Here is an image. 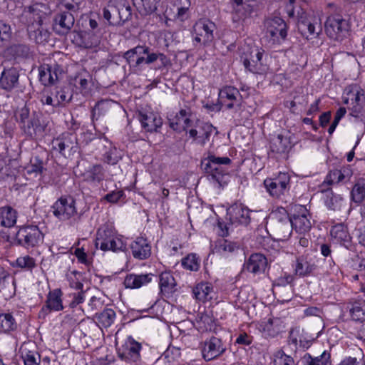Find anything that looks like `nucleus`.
I'll return each instance as SVG.
<instances>
[{"label": "nucleus", "mask_w": 365, "mask_h": 365, "mask_svg": "<svg viewBox=\"0 0 365 365\" xmlns=\"http://www.w3.org/2000/svg\"><path fill=\"white\" fill-rule=\"evenodd\" d=\"M123 58L130 67L140 69L143 64H150L160 60L161 66L166 67L170 61L163 53L150 52V48L146 46H137L127 51Z\"/></svg>", "instance_id": "nucleus-1"}, {"label": "nucleus", "mask_w": 365, "mask_h": 365, "mask_svg": "<svg viewBox=\"0 0 365 365\" xmlns=\"http://www.w3.org/2000/svg\"><path fill=\"white\" fill-rule=\"evenodd\" d=\"M264 51L257 47L244 48L240 55L244 66L249 71L259 75L265 74L269 66L263 61Z\"/></svg>", "instance_id": "nucleus-2"}, {"label": "nucleus", "mask_w": 365, "mask_h": 365, "mask_svg": "<svg viewBox=\"0 0 365 365\" xmlns=\"http://www.w3.org/2000/svg\"><path fill=\"white\" fill-rule=\"evenodd\" d=\"M95 244L96 247H99L103 251L117 252L125 247L122 240L108 225H103L98 230Z\"/></svg>", "instance_id": "nucleus-3"}, {"label": "nucleus", "mask_w": 365, "mask_h": 365, "mask_svg": "<svg viewBox=\"0 0 365 365\" xmlns=\"http://www.w3.org/2000/svg\"><path fill=\"white\" fill-rule=\"evenodd\" d=\"M269 227L276 240L285 241L292 232L291 218L284 210L282 213H275L272 216Z\"/></svg>", "instance_id": "nucleus-4"}, {"label": "nucleus", "mask_w": 365, "mask_h": 365, "mask_svg": "<svg viewBox=\"0 0 365 365\" xmlns=\"http://www.w3.org/2000/svg\"><path fill=\"white\" fill-rule=\"evenodd\" d=\"M230 163L231 160L228 157H217L214 155H209L202 160L201 165L207 175L220 182L225 173L223 165Z\"/></svg>", "instance_id": "nucleus-5"}, {"label": "nucleus", "mask_w": 365, "mask_h": 365, "mask_svg": "<svg viewBox=\"0 0 365 365\" xmlns=\"http://www.w3.org/2000/svg\"><path fill=\"white\" fill-rule=\"evenodd\" d=\"M52 209L53 215L61 221L79 218L76 201L71 197H61L53 204Z\"/></svg>", "instance_id": "nucleus-6"}, {"label": "nucleus", "mask_w": 365, "mask_h": 365, "mask_svg": "<svg viewBox=\"0 0 365 365\" xmlns=\"http://www.w3.org/2000/svg\"><path fill=\"white\" fill-rule=\"evenodd\" d=\"M327 36L332 39L339 40L348 31L347 21L339 14L329 15L324 24Z\"/></svg>", "instance_id": "nucleus-7"}, {"label": "nucleus", "mask_w": 365, "mask_h": 365, "mask_svg": "<svg viewBox=\"0 0 365 365\" xmlns=\"http://www.w3.org/2000/svg\"><path fill=\"white\" fill-rule=\"evenodd\" d=\"M289 181L288 173H280L274 178L265 179L264 185L272 197L279 198L289 191Z\"/></svg>", "instance_id": "nucleus-8"}, {"label": "nucleus", "mask_w": 365, "mask_h": 365, "mask_svg": "<svg viewBox=\"0 0 365 365\" xmlns=\"http://www.w3.org/2000/svg\"><path fill=\"white\" fill-rule=\"evenodd\" d=\"M202 356L205 361H211L222 356L227 348L221 339L212 336L200 344Z\"/></svg>", "instance_id": "nucleus-9"}, {"label": "nucleus", "mask_w": 365, "mask_h": 365, "mask_svg": "<svg viewBox=\"0 0 365 365\" xmlns=\"http://www.w3.org/2000/svg\"><path fill=\"white\" fill-rule=\"evenodd\" d=\"M142 346L131 336L128 337L125 342L118 348V356L125 361L137 362L140 359Z\"/></svg>", "instance_id": "nucleus-10"}, {"label": "nucleus", "mask_w": 365, "mask_h": 365, "mask_svg": "<svg viewBox=\"0 0 365 365\" xmlns=\"http://www.w3.org/2000/svg\"><path fill=\"white\" fill-rule=\"evenodd\" d=\"M17 239L24 247H34L42 241L43 234L37 226H28L19 230Z\"/></svg>", "instance_id": "nucleus-11"}, {"label": "nucleus", "mask_w": 365, "mask_h": 365, "mask_svg": "<svg viewBox=\"0 0 365 365\" xmlns=\"http://www.w3.org/2000/svg\"><path fill=\"white\" fill-rule=\"evenodd\" d=\"M215 29L214 23L208 19H200L194 26L195 41L204 44L211 42L213 39V31Z\"/></svg>", "instance_id": "nucleus-12"}, {"label": "nucleus", "mask_w": 365, "mask_h": 365, "mask_svg": "<svg viewBox=\"0 0 365 365\" xmlns=\"http://www.w3.org/2000/svg\"><path fill=\"white\" fill-rule=\"evenodd\" d=\"M364 96V91L359 86L356 84L350 85L344 91L343 102L351 106L354 111L358 112L361 108V98Z\"/></svg>", "instance_id": "nucleus-13"}, {"label": "nucleus", "mask_w": 365, "mask_h": 365, "mask_svg": "<svg viewBox=\"0 0 365 365\" xmlns=\"http://www.w3.org/2000/svg\"><path fill=\"white\" fill-rule=\"evenodd\" d=\"M267 34L273 38V40L284 38L287 36V26L284 21L279 17L268 18L265 21Z\"/></svg>", "instance_id": "nucleus-14"}, {"label": "nucleus", "mask_w": 365, "mask_h": 365, "mask_svg": "<svg viewBox=\"0 0 365 365\" xmlns=\"http://www.w3.org/2000/svg\"><path fill=\"white\" fill-rule=\"evenodd\" d=\"M62 74V70L56 63L43 64L40 68L39 78L45 86L54 84Z\"/></svg>", "instance_id": "nucleus-15"}, {"label": "nucleus", "mask_w": 365, "mask_h": 365, "mask_svg": "<svg viewBox=\"0 0 365 365\" xmlns=\"http://www.w3.org/2000/svg\"><path fill=\"white\" fill-rule=\"evenodd\" d=\"M293 144V134L288 130H284L272 138L270 148L272 152L284 153L288 151Z\"/></svg>", "instance_id": "nucleus-16"}, {"label": "nucleus", "mask_w": 365, "mask_h": 365, "mask_svg": "<svg viewBox=\"0 0 365 365\" xmlns=\"http://www.w3.org/2000/svg\"><path fill=\"white\" fill-rule=\"evenodd\" d=\"M73 15L68 11H61L53 19V30L60 35L66 34L74 24Z\"/></svg>", "instance_id": "nucleus-17"}, {"label": "nucleus", "mask_w": 365, "mask_h": 365, "mask_svg": "<svg viewBox=\"0 0 365 365\" xmlns=\"http://www.w3.org/2000/svg\"><path fill=\"white\" fill-rule=\"evenodd\" d=\"M19 73L17 68L10 67L4 68L0 76V88L11 91L18 87Z\"/></svg>", "instance_id": "nucleus-18"}, {"label": "nucleus", "mask_w": 365, "mask_h": 365, "mask_svg": "<svg viewBox=\"0 0 365 365\" xmlns=\"http://www.w3.org/2000/svg\"><path fill=\"white\" fill-rule=\"evenodd\" d=\"M138 119L142 127L148 132L157 131L163 124L160 116L152 111H140L138 114Z\"/></svg>", "instance_id": "nucleus-19"}, {"label": "nucleus", "mask_w": 365, "mask_h": 365, "mask_svg": "<svg viewBox=\"0 0 365 365\" xmlns=\"http://www.w3.org/2000/svg\"><path fill=\"white\" fill-rule=\"evenodd\" d=\"M192 114L190 108H182L176 113L173 119H170V126L175 130H187L193 125Z\"/></svg>", "instance_id": "nucleus-20"}, {"label": "nucleus", "mask_w": 365, "mask_h": 365, "mask_svg": "<svg viewBox=\"0 0 365 365\" xmlns=\"http://www.w3.org/2000/svg\"><path fill=\"white\" fill-rule=\"evenodd\" d=\"M227 215L232 225H247L250 222V210L242 205H234L227 210Z\"/></svg>", "instance_id": "nucleus-21"}, {"label": "nucleus", "mask_w": 365, "mask_h": 365, "mask_svg": "<svg viewBox=\"0 0 365 365\" xmlns=\"http://www.w3.org/2000/svg\"><path fill=\"white\" fill-rule=\"evenodd\" d=\"M298 29L307 38L309 35L318 36L322 30V20L319 16H313L307 20L299 21Z\"/></svg>", "instance_id": "nucleus-22"}, {"label": "nucleus", "mask_w": 365, "mask_h": 365, "mask_svg": "<svg viewBox=\"0 0 365 365\" xmlns=\"http://www.w3.org/2000/svg\"><path fill=\"white\" fill-rule=\"evenodd\" d=\"M53 148L60 153L65 155L66 151L76 152L77 150L76 137L71 133H63L53 141Z\"/></svg>", "instance_id": "nucleus-23"}, {"label": "nucleus", "mask_w": 365, "mask_h": 365, "mask_svg": "<svg viewBox=\"0 0 365 365\" xmlns=\"http://www.w3.org/2000/svg\"><path fill=\"white\" fill-rule=\"evenodd\" d=\"M24 365H40L41 357L34 343H24L20 348Z\"/></svg>", "instance_id": "nucleus-24"}, {"label": "nucleus", "mask_w": 365, "mask_h": 365, "mask_svg": "<svg viewBox=\"0 0 365 365\" xmlns=\"http://www.w3.org/2000/svg\"><path fill=\"white\" fill-rule=\"evenodd\" d=\"M132 255L135 259H145L151 255V246L148 240L142 237H137L130 245Z\"/></svg>", "instance_id": "nucleus-25"}, {"label": "nucleus", "mask_w": 365, "mask_h": 365, "mask_svg": "<svg viewBox=\"0 0 365 365\" xmlns=\"http://www.w3.org/2000/svg\"><path fill=\"white\" fill-rule=\"evenodd\" d=\"M267 265V260L266 257L259 253L251 255L245 264V269L255 274L264 272Z\"/></svg>", "instance_id": "nucleus-26"}, {"label": "nucleus", "mask_w": 365, "mask_h": 365, "mask_svg": "<svg viewBox=\"0 0 365 365\" xmlns=\"http://www.w3.org/2000/svg\"><path fill=\"white\" fill-rule=\"evenodd\" d=\"M78 45L85 48L96 47L100 43L99 35L93 31H84L76 34L74 38Z\"/></svg>", "instance_id": "nucleus-27"}, {"label": "nucleus", "mask_w": 365, "mask_h": 365, "mask_svg": "<svg viewBox=\"0 0 365 365\" xmlns=\"http://www.w3.org/2000/svg\"><path fill=\"white\" fill-rule=\"evenodd\" d=\"M307 215V210L304 207H301L299 213L291 219L292 229L299 233L308 232L311 228V222Z\"/></svg>", "instance_id": "nucleus-28"}, {"label": "nucleus", "mask_w": 365, "mask_h": 365, "mask_svg": "<svg viewBox=\"0 0 365 365\" xmlns=\"http://www.w3.org/2000/svg\"><path fill=\"white\" fill-rule=\"evenodd\" d=\"M352 175L351 170L346 167L342 168L340 170H334L329 173L327 175L324 182L323 186L324 185H332L339 182H343L349 180L351 176Z\"/></svg>", "instance_id": "nucleus-29"}, {"label": "nucleus", "mask_w": 365, "mask_h": 365, "mask_svg": "<svg viewBox=\"0 0 365 365\" xmlns=\"http://www.w3.org/2000/svg\"><path fill=\"white\" fill-rule=\"evenodd\" d=\"M240 96L239 91L233 86H225L219 92L221 103L225 104L228 109L234 107L235 103L238 101Z\"/></svg>", "instance_id": "nucleus-30"}, {"label": "nucleus", "mask_w": 365, "mask_h": 365, "mask_svg": "<svg viewBox=\"0 0 365 365\" xmlns=\"http://www.w3.org/2000/svg\"><path fill=\"white\" fill-rule=\"evenodd\" d=\"M40 117V115L33 113L29 120L23 128L24 131L30 136L41 135L43 133L45 125L41 122Z\"/></svg>", "instance_id": "nucleus-31"}, {"label": "nucleus", "mask_w": 365, "mask_h": 365, "mask_svg": "<svg viewBox=\"0 0 365 365\" xmlns=\"http://www.w3.org/2000/svg\"><path fill=\"white\" fill-rule=\"evenodd\" d=\"M152 274H129L125 277L124 284L126 288H140L149 283L152 279Z\"/></svg>", "instance_id": "nucleus-32"}, {"label": "nucleus", "mask_w": 365, "mask_h": 365, "mask_svg": "<svg viewBox=\"0 0 365 365\" xmlns=\"http://www.w3.org/2000/svg\"><path fill=\"white\" fill-rule=\"evenodd\" d=\"M331 235L338 242L341 243L346 247H348L351 244V237L346 227L343 224H338L333 226L331 230Z\"/></svg>", "instance_id": "nucleus-33"}, {"label": "nucleus", "mask_w": 365, "mask_h": 365, "mask_svg": "<svg viewBox=\"0 0 365 365\" xmlns=\"http://www.w3.org/2000/svg\"><path fill=\"white\" fill-rule=\"evenodd\" d=\"M17 213L15 210L11 207H0V226L10 228L16 223Z\"/></svg>", "instance_id": "nucleus-34"}, {"label": "nucleus", "mask_w": 365, "mask_h": 365, "mask_svg": "<svg viewBox=\"0 0 365 365\" xmlns=\"http://www.w3.org/2000/svg\"><path fill=\"white\" fill-rule=\"evenodd\" d=\"M119 4H120V0H110L103 9V17L110 24L118 23V17H119Z\"/></svg>", "instance_id": "nucleus-35"}, {"label": "nucleus", "mask_w": 365, "mask_h": 365, "mask_svg": "<svg viewBox=\"0 0 365 365\" xmlns=\"http://www.w3.org/2000/svg\"><path fill=\"white\" fill-rule=\"evenodd\" d=\"M118 104L116 102L111 100H101L98 101L95 107L93 108V116L104 115L108 113H112L116 108Z\"/></svg>", "instance_id": "nucleus-36"}, {"label": "nucleus", "mask_w": 365, "mask_h": 365, "mask_svg": "<svg viewBox=\"0 0 365 365\" xmlns=\"http://www.w3.org/2000/svg\"><path fill=\"white\" fill-rule=\"evenodd\" d=\"M62 292L61 289H56L50 292L46 299V308L50 311H60L63 309L61 300Z\"/></svg>", "instance_id": "nucleus-37"}, {"label": "nucleus", "mask_w": 365, "mask_h": 365, "mask_svg": "<svg viewBox=\"0 0 365 365\" xmlns=\"http://www.w3.org/2000/svg\"><path fill=\"white\" fill-rule=\"evenodd\" d=\"M304 365H331L330 354L324 351L322 354L316 357H312L309 354H305L302 359Z\"/></svg>", "instance_id": "nucleus-38"}, {"label": "nucleus", "mask_w": 365, "mask_h": 365, "mask_svg": "<svg viewBox=\"0 0 365 365\" xmlns=\"http://www.w3.org/2000/svg\"><path fill=\"white\" fill-rule=\"evenodd\" d=\"M0 292H8L9 295L15 293V280L2 268L0 269Z\"/></svg>", "instance_id": "nucleus-39"}, {"label": "nucleus", "mask_w": 365, "mask_h": 365, "mask_svg": "<svg viewBox=\"0 0 365 365\" xmlns=\"http://www.w3.org/2000/svg\"><path fill=\"white\" fill-rule=\"evenodd\" d=\"M316 268L314 263H312L306 258L299 257L296 262L294 269L295 274L299 277H304L310 274Z\"/></svg>", "instance_id": "nucleus-40"}, {"label": "nucleus", "mask_w": 365, "mask_h": 365, "mask_svg": "<svg viewBox=\"0 0 365 365\" xmlns=\"http://www.w3.org/2000/svg\"><path fill=\"white\" fill-rule=\"evenodd\" d=\"M97 324L101 327H110L115 319V312L113 309H106L96 316Z\"/></svg>", "instance_id": "nucleus-41"}, {"label": "nucleus", "mask_w": 365, "mask_h": 365, "mask_svg": "<svg viewBox=\"0 0 365 365\" xmlns=\"http://www.w3.org/2000/svg\"><path fill=\"white\" fill-rule=\"evenodd\" d=\"M160 0H133L139 12L143 15H149L157 9V4Z\"/></svg>", "instance_id": "nucleus-42"}, {"label": "nucleus", "mask_w": 365, "mask_h": 365, "mask_svg": "<svg viewBox=\"0 0 365 365\" xmlns=\"http://www.w3.org/2000/svg\"><path fill=\"white\" fill-rule=\"evenodd\" d=\"M84 180L88 182H100L104 178V171L102 165H92L83 174Z\"/></svg>", "instance_id": "nucleus-43"}, {"label": "nucleus", "mask_w": 365, "mask_h": 365, "mask_svg": "<svg viewBox=\"0 0 365 365\" xmlns=\"http://www.w3.org/2000/svg\"><path fill=\"white\" fill-rule=\"evenodd\" d=\"M43 170V162L38 156L32 157L30 160V163L25 167L26 173L35 177L41 175Z\"/></svg>", "instance_id": "nucleus-44"}, {"label": "nucleus", "mask_w": 365, "mask_h": 365, "mask_svg": "<svg viewBox=\"0 0 365 365\" xmlns=\"http://www.w3.org/2000/svg\"><path fill=\"white\" fill-rule=\"evenodd\" d=\"M176 285L175 280L170 272H162L160 275L159 286L161 292H172Z\"/></svg>", "instance_id": "nucleus-45"}, {"label": "nucleus", "mask_w": 365, "mask_h": 365, "mask_svg": "<svg viewBox=\"0 0 365 365\" xmlns=\"http://www.w3.org/2000/svg\"><path fill=\"white\" fill-rule=\"evenodd\" d=\"M351 196L356 203H361L365 199V179H359L353 187Z\"/></svg>", "instance_id": "nucleus-46"}, {"label": "nucleus", "mask_w": 365, "mask_h": 365, "mask_svg": "<svg viewBox=\"0 0 365 365\" xmlns=\"http://www.w3.org/2000/svg\"><path fill=\"white\" fill-rule=\"evenodd\" d=\"M16 327L15 319L11 314H0V331L10 332L14 331Z\"/></svg>", "instance_id": "nucleus-47"}, {"label": "nucleus", "mask_w": 365, "mask_h": 365, "mask_svg": "<svg viewBox=\"0 0 365 365\" xmlns=\"http://www.w3.org/2000/svg\"><path fill=\"white\" fill-rule=\"evenodd\" d=\"M238 249L236 243L225 239H220L217 241L215 245L216 252L222 255H227L234 252Z\"/></svg>", "instance_id": "nucleus-48"}, {"label": "nucleus", "mask_w": 365, "mask_h": 365, "mask_svg": "<svg viewBox=\"0 0 365 365\" xmlns=\"http://www.w3.org/2000/svg\"><path fill=\"white\" fill-rule=\"evenodd\" d=\"M212 291V286L207 282H201L193 289L195 298L200 301H206Z\"/></svg>", "instance_id": "nucleus-49"}, {"label": "nucleus", "mask_w": 365, "mask_h": 365, "mask_svg": "<svg viewBox=\"0 0 365 365\" xmlns=\"http://www.w3.org/2000/svg\"><path fill=\"white\" fill-rule=\"evenodd\" d=\"M344 202L343 197L339 195L334 194L330 192L327 194L324 203L326 206L331 210H340Z\"/></svg>", "instance_id": "nucleus-50"}, {"label": "nucleus", "mask_w": 365, "mask_h": 365, "mask_svg": "<svg viewBox=\"0 0 365 365\" xmlns=\"http://www.w3.org/2000/svg\"><path fill=\"white\" fill-rule=\"evenodd\" d=\"M107 149L103 155L104 160L108 164L115 165L122 158L121 151L115 147L108 143V146H105Z\"/></svg>", "instance_id": "nucleus-51"}, {"label": "nucleus", "mask_w": 365, "mask_h": 365, "mask_svg": "<svg viewBox=\"0 0 365 365\" xmlns=\"http://www.w3.org/2000/svg\"><path fill=\"white\" fill-rule=\"evenodd\" d=\"M214 129V127L208 123H201L199 126V130L201 131V134H199L198 137L196 138V143L201 145H204L209 140Z\"/></svg>", "instance_id": "nucleus-52"}, {"label": "nucleus", "mask_w": 365, "mask_h": 365, "mask_svg": "<svg viewBox=\"0 0 365 365\" xmlns=\"http://www.w3.org/2000/svg\"><path fill=\"white\" fill-rule=\"evenodd\" d=\"M200 258L195 254H189L182 259L181 264L183 268L196 272L200 268Z\"/></svg>", "instance_id": "nucleus-53"}, {"label": "nucleus", "mask_w": 365, "mask_h": 365, "mask_svg": "<svg viewBox=\"0 0 365 365\" xmlns=\"http://www.w3.org/2000/svg\"><path fill=\"white\" fill-rule=\"evenodd\" d=\"M350 313L354 320L365 319V300L354 302L350 308Z\"/></svg>", "instance_id": "nucleus-54"}, {"label": "nucleus", "mask_w": 365, "mask_h": 365, "mask_svg": "<svg viewBox=\"0 0 365 365\" xmlns=\"http://www.w3.org/2000/svg\"><path fill=\"white\" fill-rule=\"evenodd\" d=\"M263 329L269 336H276L282 331V326L279 319H269L265 323Z\"/></svg>", "instance_id": "nucleus-55"}, {"label": "nucleus", "mask_w": 365, "mask_h": 365, "mask_svg": "<svg viewBox=\"0 0 365 365\" xmlns=\"http://www.w3.org/2000/svg\"><path fill=\"white\" fill-rule=\"evenodd\" d=\"M273 365H294V361L283 351L278 350L274 354Z\"/></svg>", "instance_id": "nucleus-56"}, {"label": "nucleus", "mask_w": 365, "mask_h": 365, "mask_svg": "<svg viewBox=\"0 0 365 365\" xmlns=\"http://www.w3.org/2000/svg\"><path fill=\"white\" fill-rule=\"evenodd\" d=\"M16 265L21 269L31 270L36 266V260L29 255L20 256L16 260Z\"/></svg>", "instance_id": "nucleus-57"}, {"label": "nucleus", "mask_w": 365, "mask_h": 365, "mask_svg": "<svg viewBox=\"0 0 365 365\" xmlns=\"http://www.w3.org/2000/svg\"><path fill=\"white\" fill-rule=\"evenodd\" d=\"M299 334V329H292L289 332L288 342L289 344L294 345L295 348L298 346V341L299 342V346L302 348H308L310 345L311 340L303 341L302 339L298 340V336Z\"/></svg>", "instance_id": "nucleus-58"}, {"label": "nucleus", "mask_w": 365, "mask_h": 365, "mask_svg": "<svg viewBox=\"0 0 365 365\" xmlns=\"http://www.w3.org/2000/svg\"><path fill=\"white\" fill-rule=\"evenodd\" d=\"M197 323L200 329H210L213 324L212 317L207 313H200L197 315Z\"/></svg>", "instance_id": "nucleus-59"}, {"label": "nucleus", "mask_w": 365, "mask_h": 365, "mask_svg": "<svg viewBox=\"0 0 365 365\" xmlns=\"http://www.w3.org/2000/svg\"><path fill=\"white\" fill-rule=\"evenodd\" d=\"M11 36V29L10 25L2 20H0V46L8 42Z\"/></svg>", "instance_id": "nucleus-60"}, {"label": "nucleus", "mask_w": 365, "mask_h": 365, "mask_svg": "<svg viewBox=\"0 0 365 365\" xmlns=\"http://www.w3.org/2000/svg\"><path fill=\"white\" fill-rule=\"evenodd\" d=\"M118 11L119 17H118V22L120 21H127L131 15L130 7L125 4L124 0H120Z\"/></svg>", "instance_id": "nucleus-61"}, {"label": "nucleus", "mask_w": 365, "mask_h": 365, "mask_svg": "<svg viewBox=\"0 0 365 365\" xmlns=\"http://www.w3.org/2000/svg\"><path fill=\"white\" fill-rule=\"evenodd\" d=\"M41 102L43 105L51 106L52 107L58 106V101H56V98L53 97L51 95L48 93H43L41 97Z\"/></svg>", "instance_id": "nucleus-62"}, {"label": "nucleus", "mask_w": 365, "mask_h": 365, "mask_svg": "<svg viewBox=\"0 0 365 365\" xmlns=\"http://www.w3.org/2000/svg\"><path fill=\"white\" fill-rule=\"evenodd\" d=\"M56 101H58V106L64 102H68L71 96L69 95L68 92H66L64 89H61L59 91H57L55 96Z\"/></svg>", "instance_id": "nucleus-63"}, {"label": "nucleus", "mask_w": 365, "mask_h": 365, "mask_svg": "<svg viewBox=\"0 0 365 365\" xmlns=\"http://www.w3.org/2000/svg\"><path fill=\"white\" fill-rule=\"evenodd\" d=\"M338 365H364L362 359L359 360L356 357H346Z\"/></svg>", "instance_id": "nucleus-64"}]
</instances>
